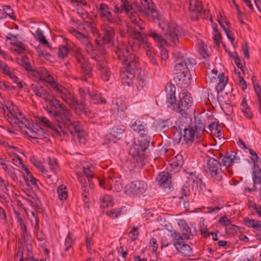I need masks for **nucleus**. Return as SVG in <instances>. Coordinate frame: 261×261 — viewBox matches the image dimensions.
<instances>
[{
  "label": "nucleus",
  "mask_w": 261,
  "mask_h": 261,
  "mask_svg": "<svg viewBox=\"0 0 261 261\" xmlns=\"http://www.w3.org/2000/svg\"><path fill=\"white\" fill-rule=\"evenodd\" d=\"M158 185L164 188H169L171 184V174L168 172H161L156 178Z\"/></svg>",
  "instance_id": "obj_25"
},
{
  "label": "nucleus",
  "mask_w": 261,
  "mask_h": 261,
  "mask_svg": "<svg viewBox=\"0 0 261 261\" xmlns=\"http://www.w3.org/2000/svg\"><path fill=\"white\" fill-rule=\"evenodd\" d=\"M32 246L28 244L27 249L23 252L18 250L15 256L16 261H38L37 259H35L32 253Z\"/></svg>",
  "instance_id": "obj_21"
},
{
  "label": "nucleus",
  "mask_w": 261,
  "mask_h": 261,
  "mask_svg": "<svg viewBox=\"0 0 261 261\" xmlns=\"http://www.w3.org/2000/svg\"><path fill=\"white\" fill-rule=\"evenodd\" d=\"M248 150L251 154V160L254 163V166H258L257 163H259V158L256 152L251 148H248Z\"/></svg>",
  "instance_id": "obj_60"
},
{
  "label": "nucleus",
  "mask_w": 261,
  "mask_h": 261,
  "mask_svg": "<svg viewBox=\"0 0 261 261\" xmlns=\"http://www.w3.org/2000/svg\"><path fill=\"white\" fill-rule=\"evenodd\" d=\"M37 40L44 45H48L47 40L46 39L43 32L39 28H38L35 32Z\"/></svg>",
  "instance_id": "obj_55"
},
{
  "label": "nucleus",
  "mask_w": 261,
  "mask_h": 261,
  "mask_svg": "<svg viewBox=\"0 0 261 261\" xmlns=\"http://www.w3.org/2000/svg\"><path fill=\"white\" fill-rule=\"evenodd\" d=\"M45 101L48 105L45 109L52 119L57 123H62L71 135L76 136L80 142L84 143L85 132L81 124L74 120L72 112L54 96L48 97Z\"/></svg>",
  "instance_id": "obj_1"
},
{
  "label": "nucleus",
  "mask_w": 261,
  "mask_h": 261,
  "mask_svg": "<svg viewBox=\"0 0 261 261\" xmlns=\"http://www.w3.org/2000/svg\"><path fill=\"white\" fill-rule=\"evenodd\" d=\"M12 45L16 47L14 50L19 54H23L25 50V45L20 41L15 40V42L12 43Z\"/></svg>",
  "instance_id": "obj_52"
},
{
  "label": "nucleus",
  "mask_w": 261,
  "mask_h": 261,
  "mask_svg": "<svg viewBox=\"0 0 261 261\" xmlns=\"http://www.w3.org/2000/svg\"><path fill=\"white\" fill-rule=\"evenodd\" d=\"M221 162L224 166L228 167L234 163H240V159L237 152L234 151L227 152L222 159Z\"/></svg>",
  "instance_id": "obj_23"
},
{
  "label": "nucleus",
  "mask_w": 261,
  "mask_h": 261,
  "mask_svg": "<svg viewBox=\"0 0 261 261\" xmlns=\"http://www.w3.org/2000/svg\"><path fill=\"white\" fill-rule=\"evenodd\" d=\"M57 192L58 197L61 200H65L67 197V191L66 187L64 185H60L58 187Z\"/></svg>",
  "instance_id": "obj_51"
},
{
  "label": "nucleus",
  "mask_w": 261,
  "mask_h": 261,
  "mask_svg": "<svg viewBox=\"0 0 261 261\" xmlns=\"http://www.w3.org/2000/svg\"><path fill=\"white\" fill-rule=\"evenodd\" d=\"M170 234V236L172 239L173 245L174 246V244L176 243H181L184 239L182 236L175 229H172L169 231Z\"/></svg>",
  "instance_id": "obj_43"
},
{
  "label": "nucleus",
  "mask_w": 261,
  "mask_h": 261,
  "mask_svg": "<svg viewBox=\"0 0 261 261\" xmlns=\"http://www.w3.org/2000/svg\"><path fill=\"white\" fill-rule=\"evenodd\" d=\"M221 35L219 31L216 28L213 29V39L215 46L219 47L220 46L219 41L221 39Z\"/></svg>",
  "instance_id": "obj_54"
},
{
  "label": "nucleus",
  "mask_w": 261,
  "mask_h": 261,
  "mask_svg": "<svg viewBox=\"0 0 261 261\" xmlns=\"http://www.w3.org/2000/svg\"><path fill=\"white\" fill-rule=\"evenodd\" d=\"M133 11L141 12L147 16L155 17L160 20L161 16L158 14L151 0H141V5L135 2L133 4Z\"/></svg>",
  "instance_id": "obj_8"
},
{
  "label": "nucleus",
  "mask_w": 261,
  "mask_h": 261,
  "mask_svg": "<svg viewBox=\"0 0 261 261\" xmlns=\"http://www.w3.org/2000/svg\"><path fill=\"white\" fill-rule=\"evenodd\" d=\"M30 161L31 163L33 164L40 172L45 174L48 178H50L51 176L47 173V170H45L44 167L43 166L41 162L38 160L34 155H32L30 156Z\"/></svg>",
  "instance_id": "obj_35"
},
{
  "label": "nucleus",
  "mask_w": 261,
  "mask_h": 261,
  "mask_svg": "<svg viewBox=\"0 0 261 261\" xmlns=\"http://www.w3.org/2000/svg\"><path fill=\"white\" fill-rule=\"evenodd\" d=\"M8 120L10 123L17 124L24 133V130H26L25 129H28L27 125L29 124V122L20 112L17 113L16 115Z\"/></svg>",
  "instance_id": "obj_26"
},
{
  "label": "nucleus",
  "mask_w": 261,
  "mask_h": 261,
  "mask_svg": "<svg viewBox=\"0 0 261 261\" xmlns=\"http://www.w3.org/2000/svg\"><path fill=\"white\" fill-rule=\"evenodd\" d=\"M193 104V99L188 91H183L179 95V101L174 105V111L179 113L183 117L187 116V111Z\"/></svg>",
  "instance_id": "obj_7"
},
{
  "label": "nucleus",
  "mask_w": 261,
  "mask_h": 261,
  "mask_svg": "<svg viewBox=\"0 0 261 261\" xmlns=\"http://www.w3.org/2000/svg\"><path fill=\"white\" fill-rule=\"evenodd\" d=\"M133 37L134 38V40H137L139 42H140L142 43L143 46L145 44V42H148V41L145 39L140 32L134 31L133 33Z\"/></svg>",
  "instance_id": "obj_57"
},
{
  "label": "nucleus",
  "mask_w": 261,
  "mask_h": 261,
  "mask_svg": "<svg viewBox=\"0 0 261 261\" xmlns=\"http://www.w3.org/2000/svg\"><path fill=\"white\" fill-rule=\"evenodd\" d=\"M147 36L152 38L155 42L158 43L160 45H166L167 41L163 37L162 35L158 34L157 31L154 30H150Z\"/></svg>",
  "instance_id": "obj_34"
},
{
  "label": "nucleus",
  "mask_w": 261,
  "mask_h": 261,
  "mask_svg": "<svg viewBox=\"0 0 261 261\" xmlns=\"http://www.w3.org/2000/svg\"><path fill=\"white\" fill-rule=\"evenodd\" d=\"M112 107L117 112L123 111L126 109L125 103L120 98H116L113 101Z\"/></svg>",
  "instance_id": "obj_44"
},
{
  "label": "nucleus",
  "mask_w": 261,
  "mask_h": 261,
  "mask_svg": "<svg viewBox=\"0 0 261 261\" xmlns=\"http://www.w3.org/2000/svg\"><path fill=\"white\" fill-rule=\"evenodd\" d=\"M148 79L144 71H140L134 80L131 86L136 88L138 91L145 90L148 85Z\"/></svg>",
  "instance_id": "obj_20"
},
{
  "label": "nucleus",
  "mask_w": 261,
  "mask_h": 261,
  "mask_svg": "<svg viewBox=\"0 0 261 261\" xmlns=\"http://www.w3.org/2000/svg\"><path fill=\"white\" fill-rule=\"evenodd\" d=\"M175 87L171 83L168 84L166 87V103L168 108H171L174 110V107L176 103Z\"/></svg>",
  "instance_id": "obj_22"
},
{
  "label": "nucleus",
  "mask_w": 261,
  "mask_h": 261,
  "mask_svg": "<svg viewBox=\"0 0 261 261\" xmlns=\"http://www.w3.org/2000/svg\"><path fill=\"white\" fill-rule=\"evenodd\" d=\"M97 12L101 19L105 22L114 23L115 19L111 12V9L106 4L100 3L96 6Z\"/></svg>",
  "instance_id": "obj_17"
},
{
  "label": "nucleus",
  "mask_w": 261,
  "mask_h": 261,
  "mask_svg": "<svg viewBox=\"0 0 261 261\" xmlns=\"http://www.w3.org/2000/svg\"><path fill=\"white\" fill-rule=\"evenodd\" d=\"M129 17L131 19L132 22L133 23L136 24L137 27L140 30H143L145 28V24L141 20V19L138 17L136 14H132L129 16Z\"/></svg>",
  "instance_id": "obj_50"
},
{
  "label": "nucleus",
  "mask_w": 261,
  "mask_h": 261,
  "mask_svg": "<svg viewBox=\"0 0 261 261\" xmlns=\"http://www.w3.org/2000/svg\"><path fill=\"white\" fill-rule=\"evenodd\" d=\"M171 124V121L169 119L166 120H160L158 122V127L161 129H168Z\"/></svg>",
  "instance_id": "obj_58"
},
{
  "label": "nucleus",
  "mask_w": 261,
  "mask_h": 261,
  "mask_svg": "<svg viewBox=\"0 0 261 261\" xmlns=\"http://www.w3.org/2000/svg\"><path fill=\"white\" fill-rule=\"evenodd\" d=\"M115 52L124 67V70H120V72L121 83L124 85L130 86L136 77L134 70L138 67L139 57L134 54H129L124 46L118 47Z\"/></svg>",
  "instance_id": "obj_3"
},
{
  "label": "nucleus",
  "mask_w": 261,
  "mask_h": 261,
  "mask_svg": "<svg viewBox=\"0 0 261 261\" xmlns=\"http://www.w3.org/2000/svg\"><path fill=\"white\" fill-rule=\"evenodd\" d=\"M74 57H75L76 61L79 64H83L85 62L86 59L82 54L81 49L78 47L74 48L73 49Z\"/></svg>",
  "instance_id": "obj_47"
},
{
  "label": "nucleus",
  "mask_w": 261,
  "mask_h": 261,
  "mask_svg": "<svg viewBox=\"0 0 261 261\" xmlns=\"http://www.w3.org/2000/svg\"><path fill=\"white\" fill-rule=\"evenodd\" d=\"M147 189L146 184L142 180H135L125 187V192L130 196L143 194Z\"/></svg>",
  "instance_id": "obj_14"
},
{
  "label": "nucleus",
  "mask_w": 261,
  "mask_h": 261,
  "mask_svg": "<svg viewBox=\"0 0 261 261\" xmlns=\"http://www.w3.org/2000/svg\"><path fill=\"white\" fill-rule=\"evenodd\" d=\"M166 169L167 170V172H168L170 174H172L178 172L181 169L180 168H177L176 164L171 162L167 167Z\"/></svg>",
  "instance_id": "obj_63"
},
{
  "label": "nucleus",
  "mask_w": 261,
  "mask_h": 261,
  "mask_svg": "<svg viewBox=\"0 0 261 261\" xmlns=\"http://www.w3.org/2000/svg\"><path fill=\"white\" fill-rule=\"evenodd\" d=\"M199 53L202 58L204 59H207L209 57L208 47L206 44L203 43L199 44Z\"/></svg>",
  "instance_id": "obj_49"
},
{
  "label": "nucleus",
  "mask_w": 261,
  "mask_h": 261,
  "mask_svg": "<svg viewBox=\"0 0 261 261\" xmlns=\"http://www.w3.org/2000/svg\"><path fill=\"white\" fill-rule=\"evenodd\" d=\"M74 241L71 236L68 233L65 241L64 251L67 252L73 245Z\"/></svg>",
  "instance_id": "obj_61"
},
{
  "label": "nucleus",
  "mask_w": 261,
  "mask_h": 261,
  "mask_svg": "<svg viewBox=\"0 0 261 261\" xmlns=\"http://www.w3.org/2000/svg\"><path fill=\"white\" fill-rule=\"evenodd\" d=\"M77 177L81 184L83 201L85 206L87 207H88L89 190L93 189L95 184L98 183L100 187L115 192H120L123 188L120 177L110 174L101 180L94 176L91 168L89 167H83L82 172L77 173Z\"/></svg>",
  "instance_id": "obj_2"
},
{
  "label": "nucleus",
  "mask_w": 261,
  "mask_h": 261,
  "mask_svg": "<svg viewBox=\"0 0 261 261\" xmlns=\"http://www.w3.org/2000/svg\"><path fill=\"white\" fill-rule=\"evenodd\" d=\"M102 36L100 40H97V44L101 45H114L115 32L113 27L104 24L101 27Z\"/></svg>",
  "instance_id": "obj_12"
},
{
  "label": "nucleus",
  "mask_w": 261,
  "mask_h": 261,
  "mask_svg": "<svg viewBox=\"0 0 261 261\" xmlns=\"http://www.w3.org/2000/svg\"><path fill=\"white\" fill-rule=\"evenodd\" d=\"M196 64V60L187 54H180L175 60L174 80L179 86L186 87L191 83L190 69Z\"/></svg>",
  "instance_id": "obj_4"
},
{
  "label": "nucleus",
  "mask_w": 261,
  "mask_h": 261,
  "mask_svg": "<svg viewBox=\"0 0 261 261\" xmlns=\"http://www.w3.org/2000/svg\"><path fill=\"white\" fill-rule=\"evenodd\" d=\"M28 130H24V133L34 139H38V138H41L44 135V132L41 128H28Z\"/></svg>",
  "instance_id": "obj_32"
},
{
  "label": "nucleus",
  "mask_w": 261,
  "mask_h": 261,
  "mask_svg": "<svg viewBox=\"0 0 261 261\" xmlns=\"http://www.w3.org/2000/svg\"><path fill=\"white\" fill-rule=\"evenodd\" d=\"M21 229L22 230V237L23 238L24 242L27 243V244L25 245V247L23 248L22 250H21L20 249H18L17 251L20 250L21 252H23L25 249H27V247L28 244L31 246L32 245L30 243V242L31 241V237L29 233L27 231V227H25L24 229ZM17 252L18 251H17Z\"/></svg>",
  "instance_id": "obj_48"
},
{
  "label": "nucleus",
  "mask_w": 261,
  "mask_h": 261,
  "mask_svg": "<svg viewBox=\"0 0 261 261\" xmlns=\"http://www.w3.org/2000/svg\"><path fill=\"white\" fill-rule=\"evenodd\" d=\"M31 89L37 97L42 98L45 101L47 100V98L50 96L47 90L40 85L32 84Z\"/></svg>",
  "instance_id": "obj_27"
},
{
  "label": "nucleus",
  "mask_w": 261,
  "mask_h": 261,
  "mask_svg": "<svg viewBox=\"0 0 261 261\" xmlns=\"http://www.w3.org/2000/svg\"><path fill=\"white\" fill-rule=\"evenodd\" d=\"M146 52V55L149 59L150 62L153 65H156L157 62L155 58V51L154 48L152 46L150 43L145 42V44L143 46Z\"/></svg>",
  "instance_id": "obj_30"
},
{
  "label": "nucleus",
  "mask_w": 261,
  "mask_h": 261,
  "mask_svg": "<svg viewBox=\"0 0 261 261\" xmlns=\"http://www.w3.org/2000/svg\"><path fill=\"white\" fill-rule=\"evenodd\" d=\"M6 75L9 76L11 80L17 85L18 88L22 89L27 85L25 83L22 82V81L19 79L18 77L16 76L15 74L11 71V70Z\"/></svg>",
  "instance_id": "obj_46"
},
{
  "label": "nucleus",
  "mask_w": 261,
  "mask_h": 261,
  "mask_svg": "<svg viewBox=\"0 0 261 261\" xmlns=\"http://www.w3.org/2000/svg\"><path fill=\"white\" fill-rule=\"evenodd\" d=\"M208 129L211 133L215 136L220 137L222 134L218 122H212L208 125Z\"/></svg>",
  "instance_id": "obj_45"
},
{
  "label": "nucleus",
  "mask_w": 261,
  "mask_h": 261,
  "mask_svg": "<svg viewBox=\"0 0 261 261\" xmlns=\"http://www.w3.org/2000/svg\"><path fill=\"white\" fill-rule=\"evenodd\" d=\"M2 109L4 114L7 117L8 120L16 115L17 113L20 112L17 107L14 106L13 103L11 101H5L2 105Z\"/></svg>",
  "instance_id": "obj_24"
},
{
  "label": "nucleus",
  "mask_w": 261,
  "mask_h": 261,
  "mask_svg": "<svg viewBox=\"0 0 261 261\" xmlns=\"http://www.w3.org/2000/svg\"><path fill=\"white\" fill-rule=\"evenodd\" d=\"M126 211V207L123 206L118 209H112L110 211H107L106 214L111 218H116L118 216L123 214L124 212Z\"/></svg>",
  "instance_id": "obj_40"
},
{
  "label": "nucleus",
  "mask_w": 261,
  "mask_h": 261,
  "mask_svg": "<svg viewBox=\"0 0 261 261\" xmlns=\"http://www.w3.org/2000/svg\"><path fill=\"white\" fill-rule=\"evenodd\" d=\"M89 99L93 103H106V100L102 97L101 94L95 90H92L90 93Z\"/></svg>",
  "instance_id": "obj_33"
},
{
  "label": "nucleus",
  "mask_w": 261,
  "mask_h": 261,
  "mask_svg": "<svg viewBox=\"0 0 261 261\" xmlns=\"http://www.w3.org/2000/svg\"><path fill=\"white\" fill-rule=\"evenodd\" d=\"M204 128V125L200 120L194 118V121H191L188 126L184 129L179 142L188 146L199 144L203 139L202 135Z\"/></svg>",
  "instance_id": "obj_5"
},
{
  "label": "nucleus",
  "mask_w": 261,
  "mask_h": 261,
  "mask_svg": "<svg viewBox=\"0 0 261 261\" xmlns=\"http://www.w3.org/2000/svg\"><path fill=\"white\" fill-rule=\"evenodd\" d=\"M252 180L254 186L261 184V170L259 166H254L252 173Z\"/></svg>",
  "instance_id": "obj_37"
},
{
  "label": "nucleus",
  "mask_w": 261,
  "mask_h": 261,
  "mask_svg": "<svg viewBox=\"0 0 261 261\" xmlns=\"http://www.w3.org/2000/svg\"><path fill=\"white\" fill-rule=\"evenodd\" d=\"M190 16L193 20H197L200 17L207 15L209 11L202 9V2L200 0H190L189 7Z\"/></svg>",
  "instance_id": "obj_13"
},
{
  "label": "nucleus",
  "mask_w": 261,
  "mask_h": 261,
  "mask_svg": "<svg viewBox=\"0 0 261 261\" xmlns=\"http://www.w3.org/2000/svg\"><path fill=\"white\" fill-rule=\"evenodd\" d=\"M172 162L176 164V166H177V168H180L181 169V167L184 164V160L183 157L181 154L176 155L172 160Z\"/></svg>",
  "instance_id": "obj_62"
},
{
  "label": "nucleus",
  "mask_w": 261,
  "mask_h": 261,
  "mask_svg": "<svg viewBox=\"0 0 261 261\" xmlns=\"http://www.w3.org/2000/svg\"><path fill=\"white\" fill-rule=\"evenodd\" d=\"M241 106L242 107L241 111L243 113L244 116L247 118H251L253 115L250 111L245 98L243 99Z\"/></svg>",
  "instance_id": "obj_41"
},
{
  "label": "nucleus",
  "mask_w": 261,
  "mask_h": 261,
  "mask_svg": "<svg viewBox=\"0 0 261 261\" xmlns=\"http://www.w3.org/2000/svg\"><path fill=\"white\" fill-rule=\"evenodd\" d=\"M174 247L177 251L181 254L183 256L190 257L193 256V250L190 245L182 242L181 243H176L174 244Z\"/></svg>",
  "instance_id": "obj_28"
},
{
  "label": "nucleus",
  "mask_w": 261,
  "mask_h": 261,
  "mask_svg": "<svg viewBox=\"0 0 261 261\" xmlns=\"http://www.w3.org/2000/svg\"><path fill=\"white\" fill-rule=\"evenodd\" d=\"M162 30L166 31L165 36L170 41L175 44L179 42V38L181 35V29L179 25L171 22L162 27Z\"/></svg>",
  "instance_id": "obj_11"
},
{
  "label": "nucleus",
  "mask_w": 261,
  "mask_h": 261,
  "mask_svg": "<svg viewBox=\"0 0 261 261\" xmlns=\"http://www.w3.org/2000/svg\"><path fill=\"white\" fill-rule=\"evenodd\" d=\"M100 206L103 208L112 206L113 204V198L108 195H104L100 198Z\"/></svg>",
  "instance_id": "obj_42"
},
{
  "label": "nucleus",
  "mask_w": 261,
  "mask_h": 261,
  "mask_svg": "<svg viewBox=\"0 0 261 261\" xmlns=\"http://www.w3.org/2000/svg\"><path fill=\"white\" fill-rule=\"evenodd\" d=\"M151 138L140 137L137 142H134L130 148L129 152L134 158L141 159L144 155V152L149 146Z\"/></svg>",
  "instance_id": "obj_9"
},
{
  "label": "nucleus",
  "mask_w": 261,
  "mask_h": 261,
  "mask_svg": "<svg viewBox=\"0 0 261 261\" xmlns=\"http://www.w3.org/2000/svg\"><path fill=\"white\" fill-rule=\"evenodd\" d=\"M244 223L247 227H251L261 231V222L259 220L245 218L244 219Z\"/></svg>",
  "instance_id": "obj_36"
},
{
  "label": "nucleus",
  "mask_w": 261,
  "mask_h": 261,
  "mask_svg": "<svg viewBox=\"0 0 261 261\" xmlns=\"http://www.w3.org/2000/svg\"><path fill=\"white\" fill-rule=\"evenodd\" d=\"M92 59L95 61V63L93 64L98 70L102 80L105 82H108L109 80L111 72L105 56L103 55H92Z\"/></svg>",
  "instance_id": "obj_10"
},
{
  "label": "nucleus",
  "mask_w": 261,
  "mask_h": 261,
  "mask_svg": "<svg viewBox=\"0 0 261 261\" xmlns=\"http://www.w3.org/2000/svg\"><path fill=\"white\" fill-rule=\"evenodd\" d=\"M130 127L135 132H137L140 135V137L146 138L149 137L148 135V130L146 124L139 120V119H133L131 121Z\"/></svg>",
  "instance_id": "obj_19"
},
{
  "label": "nucleus",
  "mask_w": 261,
  "mask_h": 261,
  "mask_svg": "<svg viewBox=\"0 0 261 261\" xmlns=\"http://www.w3.org/2000/svg\"><path fill=\"white\" fill-rule=\"evenodd\" d=\"M29 74L31 76L34 77L37 82H45L47 83L49 87H50L55 80L48 70L44 68H41L38 70L33 68L29 72Z\"/></svg>",
  "instance_id": "obj_15"
},
{
  "label": "nucleus",
  "mask_w": 261,
  "mask_h": 261,
  "mask_svg": "<svg viewBox=\"0 0 261 261\" xmlns=\"http://www.w3.org/2000/svg\"><path fill=\"white\" fill-rule=\"evenodd\" d=\"M189 188L187 186H184L181 189L178 197L179 198L184 199L185 198H187L189 196Z\"/></svg>",
  "instance_id": "obj_64"
},
{
  "label": "nucleus",
  "mask_w": 261,
  "mask_h": 261,
  "mask_svg": "<svg viewBox=\"0 0 261 261\" xmlns=\"http://www.w3.org/2000/svg\"><path fill=\"white\" fill-rule=\"evenodd\" d=\"M47 162L49 168L51 171L55 173L59 170V166L55 159L48 157L47 159Z\"/></svg>",
  "instance_id": "obj_56"
},
{
  "label": "nucleus",
  "mask_w": 261,
  "mask_h": 261,
  "mask_svg": "<svg viewBox=\"0 0 261 261\" xmlns=\"http://www.w3.org/2000/svg\"><path fill=\"white\" fill-rule=\"evenodd\" d=\"M50 87L71 109H77L79 102L72 92L55 80Z\"/></svg>",
  "instance_id": "obj_6"
},
{
  "label": "nucleus",
  "mask_w": 261,
  "mask_h": 261,
  "mask_svg": "<svg viewBox=\"0 0 261 261\" xmlns=\"http://www.w3.org/2000/svg\"><path fill=\"white\" fill-rule=\"evenodd\" d=\"M38 121L42 124L50 128L54 132V135L56 136H65L66 135V127H64V126L62 125V123H57L58 128L54 125H53L50 121L47 119L46 117L44 116H39L38 117Z\"/></svg>",
  "instance_id": "obj_18"
},
{
  "label": "nucleus",
  "mask_w": 261,
  "mask_h": 261,
  "mask_svg": "<svg viewBox=\"0 0 261 261\" xmlns=\"http://www.w3.org/2000/svg\"><path fill=\"white\" fill-rule=\"evenodd\" d=\"M180 229L182 232V236L184 239H191L192 234L191 233V229L188 225L186 224L184 220H180L178 222Z\"/></svg>",
  "instance_id": "obj_31"
},
{
  "label": "nucleus",
  "mask_w": 261,
  "mask_h": 261,
  "mask_svg": "<svg viewBox=\"0 0 261 261\" xmlns=\"http://www.w3.org/2000/svg\"><path fill=\"white\" fill-rule=\"evenodd\" d=\"M70 32L73 36H74L77 39L79 40V41L83 44V46L90 42L89 39L87 37L83 35L76 30L72 29L70 31Z\"/></svg>",
  "instance_id": "obj_39"
},
{
  "label": "nucleus",
  "mask_w": 261,
  "mask_h": 261,
  "mask_svg": "<svg viewBox=\"0 0 261 261\" xmlns=\"http://www.w3.org/2000/svg\"><path fill=\"white\" fill-rule=\"evenodd\" d=\"M90 93L89 89L86 87H81L79 89V93L82 99L84 100L89 99Z\"/></svg>",
  "instance_id": "obj_53"
},
{
  "label": "nucleus",
  "mask_w": 261,
  "mask_h": 261,
  "mask_svg": "<svg viewBox=\"0 0 261 261\" xmlns=\"http://www.w3.org/2000/svg\"><path fill=\"white\" fill-rule=\"evenodd\" d=\"M207 167L211 175L218 181L222 179V171L221 170L220 162L214 159L210 158L207 161Z\"/></svg>",
  "instance_id": "obj_16"
},
{
  "label": "nucleus",
  "mask_w": 261,
  "mask_h": 261,
  "mask_svg": "<svg viewBox=\"0 0 261 261\" xmlns=\"http://www.w3.org/2000/svg\"><path fill=\"white\" fill-rule=\"evenodd\" d=\"M68 52L69 49L66 46H60L58 49V56L61 59H64L67 56Z\"/></svg>",
  "instance_id": "obj_59"
},
{
  "label": "nucleus",
  "mask_w": 261,
  "mask_h": 261,
  "mask_svg": "<svg viewBox=\"0 0 261 261\" xmlns=\"http://www.w3.org/2000/svg\"><path fill=\"white\" fill-rule=\"evenodd\" d=\"M218 79L219 82L216 87V90L219 93L222 92L224 89L227 82V79L225 77L223 73H221L218 75Z\"/></svg>",
  "instance_id": "obj_38"
},
{
  "label": "nucleus",
  "mask_w": 261,
  "mask_h": 261,
  "mask_svg": "<svg viewBox=\"0 0 261 261\" xmlns=\"http://www.w3.org/2000/svg\"><path fill=\"white\" fill-rule=\"evenodd\" d=\"M121 5L120 7L115 5L114 12L116 14L121 13L123 11H125L126 15L130 16L133 13V5H130L127 0H121Z\"/></svg>",
  "instance_id": "obj_29"
}]
</instances>
